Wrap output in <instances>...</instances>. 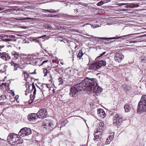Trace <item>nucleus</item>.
Segmentation results:
<instances>
[{
    "mask_svg": "<svg viewBox=\"0 0 146 146\" xmlns=\"http://www.w3.org/2000/svg\"><path fill=\"white\" fill-rule=\"evenodd\" d=\"M97 80L96 78L86 77L81 82L74 85L70 89L69 95L72 97H75L77 96L78 93L82 90L91 91L92 87L97 84Z\"/></svg>",
    "mask_w": 146,
    "mask_h": 146,
    "instance_id": "1",
    "label": "nucleus"
},
{
    "mask_svg": "<svg viewBox=\"0 0 146 146\" xmlns=\"http://www.w3.org/2000/svg\"><path fill=\"white\" fill-rule=\"evenodd\" d=\"M137 112L140 113L141 111H146V95L142 96L141 99L138 103Z\"/></svg>",
    "mask_w": 146,
    "mask_h": 146,
    "instance_id": "2",
    "label": "nucleus"
},
{
    "mask_svg": "<svg viewBox=\"0 0 146 146\" xmlns=\"http://www.w3.org/2000/svg\"><path fill=\"white\" fill-rule=\"evenodd\" d=\"M106 62L105 60H102L95 61L91 64L89 66L88 69L89 70H96L100 68L103 66L106 65Z\"/></svg>",
    "mask_w": 146,
    "mask_h": 146,
    "instance_id": "3",
    "label": "nucleus"
},
{
    "mask_svg": "<svg viewBox=\"0 0 146 146\" xmlns=\"http://www.w3.org/2000/svg\"><path fill=\"white\" fill-rule=\"evenodd\" d=\"M43 126L45 128L51 130L54 127L52 121L49 119H45L43 121Z\"/></svg>",
    "mask_w": 146,
    "mask_h": 146,
    "instance_id": "4",
    "label": "nucleus"
},
{
    "mask_svg": "<svg viewBox=\"0 0 146 146\" xmlns=\"http://www.w3.org/2000/svg\"><path fill=\"white\" fill-rule=\"evenodd\" d=\"M31 131L30 128L25 127L21 129L18 134L19 135L25 137L31 134Z\"/></svg>",
    "mask_w": 146,
    "mask_h": 146,
    "instance_id": "5",
    "label": "nucleus"
},
{
    "mask_svg": "<svg viewBox=\"0 0 146 146\" xmlns=\"http://www.w3.org/2000/svg\"><path fill=\"white\" fill-rule=\"evenodd\" d=\"M39 118H42L45 117L47 115L46 110L45 108H41L39 110L37 113Z\"/></svg>",
    "mask_w": 146,
    "mask_h": 146,
    "instance_id": "6",
    "label": "nucleus"
},
{
    "mask_svg": "<svg viewBox=\"0 0 146 146\" xmlns=\"http://www.w3.org/2000/svg\"><path fill=\"white\" fill-rule=\"evenodd\" d=\"M124 57V55L121 53H115L114 54V59L117 62L120 63Z\"/></svg>",
    "mask_w": 146,
    "mask_h": 146,
    "instance_id": "7",
    "label": "nucleus"
},
{
    "mask_svg": "<svg viewBox=\"0 0 146 146\" xmlns=\"http://www.w3.org/2000/svg\"><path fill=\"white\" fill-rule=\"evenodd\" d=\"M132 35V34H129L128 35H125L124 36H116L115 37H113L110 38H103V37H98L97 38L100 39H104L106 40H108V39L111 40L113 39H124V38H127V37H129L130 36Z\"/></svg>",
    "mask_w": 146,
    "mask_h": 146,
    "instance_id": "8",
    "label": "nucleus"
},
{
    "mask_svg": "<svg viewBox=\"0 0 146 146\" xmlns=\"http://www.w3.org/2000/svg\"><path fill=\"white\" fill-rule=\"evenodd\" d=\"M0 58L6 62L9 61L11 59L9 54L5 52L1 53L0 52Z\"/></svg>",
    "mask_w": 146,
    "mask_h": 146,
    "instance_id": "9",
    "label": "nucleus"
},
{
    "mask_svg": "<svg viewBox=\"0 0 146 146\" xmlns=\"http://www.w3.org/2000/svg\"><path fill=\"white\" fill-rule=\"evenodd\" d=\"M32 90H34V92H33V96L32 95H30V99L29 100V104H31L33 102V100L34 99V98H33V99H32V98L33 97H35V94H36V89L35 88V86L34 85V83H33L32 84Z\"/></svg>",
    "mask_w": 146,
    "mask_h": 146,
    "instance_id": "10",
    "label": "nucleus"
},
{
    "mask_svg": "<svg viewBox=\"0 0 146 146\" xmlns=\"http://www.w3.org/2000/svg\"><path fill=\"white\" fill-rule=\"evenodd\" d=\"M91 90H93V92L95 93H99L102 90V88L99 86L97 83L96 85H95V86H91Z\"/></svg>",
    "mask_w": 146,
    "mask_h": 146,
    "instance_id": "11",
    "label": "nucleus"
},
{
    "mask_svg": "<svg viewBox=\"0 0 146 146\" xmlns=\"http://www.w3.org/2000/svg\"><path fill=\"white\" fill-rule=\"evenodd\" d=\"M12 55L13 59L12 61H14V60H17L19 58H20L21 56V54L15 51L12 52Z\"/></svg>",
    "mask_w": 146,
    "mask_h": 146,
    "instance_id": "12",
    "label": "nucleus"
},
{
    "mask_svg": "<svg viewBox=\"0 0 146 146\" xmlns=\"http://www.w3.org/2000/svg\"><path fill=\"white\" fill-rule=\"evenodd\" d=\"M37 113H31L29 114L28 116V118L30 121L39 118Z\"/></svg>",
    "mask_w": 146,
    "mask_h": 146,
    "instance_id": "13",
    "label": "nucleus"
},
{
    "mask_svg": "<svg viewBox=\"0 0 146 146\" xmlns=\"http://www.w3.org/2000/svg\"><path fill=\"white\" fill-rule=\"evenodd\" d=\"M18 136H20V135H19V134H15L13 133H10L7 137V139L9 141H10L13 138H15V137H18Z\"/></svg>",
    "mask_w": 146,
    "mask_h": 146,
    "instance_id": "14",
    "label": "nucleus"
},
{
    "mask_svg": "<svg viewBox=\"0 0 146 146\" xmlns=\"http://www.w3.org/2000/svg\"><path fill=\"white\" fill-rule=\"evenodd\" d=\"M94 133V136L96 139L100 138L102 136L101 133L102 132L100 131L98 129L96 130V131H95Z\"/></svg>",
    "mask_w": 146,
    "mask_h": 146,
    "instance_id": "15",
    "label": "nucleus"
},
{
    "mask_svg": "<svg viewBox=\"0 0 146 146\" xmlns=\"http://www.w3.org/2000/svg\"><path fill=\"white\" fill-rule=\"evenodd\" d=\"M98 114L102 118H104L106 115L104 110L101 109L98 110Z\"/></svg>",
    "mask_w": 146,
    "mask_h": 146,
    "instance_id": "16",
    "label": "nucleus"
},
{
    "mask_svg": "<svg viewBox=\"0 0 146 146\" xmlns=\"http://www.w3.org/2000/svg\"><path fill=\"white\" fill-rule=\"evenodd\" d=\"M118 118H119L118 114H115L113 117V123L115 125H119L121 123L118 122V120L116 119H118Z\"/></svg>",
    "mask_w": 146,
    "mask_h": 146,
    "instance_id": "17",
    "label": "nucleus"
},
{
    "mask_svg": "<svg viewBox=\"0 0 146 146\" xmlns=\"http://www.w3.org/2000/svg\"><path fill=\"white\" fill-rule=\"evenodd\" d=\"M111 135L109 137V138L107 139L106 141V144L108 145L110 143V142L113 140L114 133H111Z\"/></svg>",
    "mask_w": 146,
    "mask_h": 146,
    "instance_id": "18",
    "label": "nucleus"
},
{
    "mask_svg": "<svg viewBox=\"0 0 146 146\" xmlns=\"http://www.w3.org/2000/svg\"><path fill=\"white\" fill-rule=\"evenodd\" d=\"M124 108L125 112H129L131 109V105L129 104H126L124 106Z\"/></svg>",
    "mask_w": 146,
    "mask_h": 146,
    "instance_id": "19",
    "label": "nucleus"
},
{
    "mask_svg": "<svg viewBox=\"0 0 146 146\" xmlns=\"http://www.w3.org/2000/svg\"><path fill=\"white\" fill-rule=\"evenodd\" d=\"M12 63L11 65H13L14 66V70L16 71L19 68V64L15 63L13 61H12Z\"/></svg>",
    "mask_w": 146,
    "mask_h": 146,
    "instance_id": "20",
    "label": "nucleus"
},
{
    "mask_svg": "<svg viewBox=\"0 0 146 146\" xmlns=\"http://www.w3.org/2000/svg\"><path fill=\"white\" fill-rule=\"evenodd\" d=\"M104 125V123L102 122H100L99 123L100 127L97 129L100 130V131L102 132L103 130V127Z\"/></svg>",
    "mask_w": 146,
    "mask_h": 146,
    "instance_id": "21",
    "label": "nucleus"
},
{
    "mask_svg": "<svg viewBox=\"0 0 146 146\" xmlns=\"http://www.w3.org/2000/svg\"><path fill=\"white\" fill-rule=\"evenodd\" d=\"M44 16L45 17H59V15H52L51 14L50 15H44Z\"/></svg>",
    "mask_w": 146,
    "mask_h": 146,
    "instance_id": "22",
    "label": "nucleus"
},
{
    "mask_svg": "<svg viewBox=\"0 0 146 146\" xmlns=\"http://www.w3.org/2000/svg\"><path fill=\"white\" fill-rule=\"evenodd\" d=\"M17 144H22L23 142V140L21 138H17Z\"/></svg>",
    "mask_w": 146,
    "mask_h": 146,
    "instance_id": "23",
    "label": "nucleus"
},
{
    "mask_svg": "<svg viewBox=\"0 0 146 146\" xmlns=\"http://www.w3.org/2000/svg\"><path fill=\"white\" fill-rule=\"evenodd\" d=\"M19 136H18V137H15V138H13V139H12L10 142H12V143H15V144H17V138H19Z\"/></svg>",
    "mask_w": 146,
    "mask_h": 146,
    "instance_id": "24",
    "label": "nucleus"
},
{
    "mask_svg": "<svg viewBox=\"0 0 146 146\" xmlns=\"http://www.w3.org/2000/svg\"><path fill=\"white\" fill-rule=\"evenodd\" d=\"M83 54L82 52V50L80 51L78 53V54L77 55V57L78 58H80V59L81 57L83 55Z\"/></svg>",
    "mask_w": 146,
    "mask_h": 146,
    "instance_id": "25",
    "label": "nucleus"
},
{
    "mask_svg": "<svg viewBox=\"0 0 146 146\" xmlns=\"http://www.w3.org/2000/svg\"><path fill=\"white\" fill-rule=\"evenodd\" d=\"M58 81L60 83L59 85H60L63 84V81L62 78L61 77L59 78L58 79Z\"/></svg>",
    "mask_w": 146,
    "mask_h": 146,
    "instance_id": "26",
    "label": "nucleus"
},
{
    "mask_svg": "<svg viewBox=\"0 0 146 146\" xmlns=\"http://www.w3.org/2000/svg\"><path fill=\"white\" fill-rule=\"evenodd\" d=\"M6 70V68L4 66V67L0 70V72L1 73H3L5 72Z\"/></svg>",
    "mask_w": 146,
    "mask_h": 146,
    "instance_id": "27",
    "label": "nucleus"
},
{
    "mask_svg": "<svg viewBox=\"0 0 146 146\" xmlns=\"http://www.w3.org/2000/svg\"><path fill=\"white\" fill-rule=\"evenodd\" d=\"M118 119H116L117 120H118V122L119 123H121L123 121V119L122 117H121L120 116H119L118 115Z\"/></svg>",
    "mask_w": 146,
    "mask_h": 146,
    "instance_id": "28",
    "label": "nucleus"
},
{
    "mask_svg": "<svg viewBox=\"0 0 146 146\" xmlns=\"http://www.w3.org/2000/svg\"><path fill=\"white\" fill-rule=\"evenodd\" d=\"M104 4V1H103L102 0L100 2L97 3L96 5L98 6H100Z\"/></svg>",
    "mask_w": 146,
    "mask_h": 146,
    "instance_id": "29",
    "label": "nucleus"
},
{
    "mask_svg": "<svg viewBox=\"0 0 146 146\" xmlns=\"http://www.w3.org/2000/svg\"><path fill=\"white\" fill-rule=\"evenodd\" d=\"M59 10H57V11H54L52 9H50L49 10L48 13H54L58 11Z\"/></svg>",
    "mask_w": 146,
    "mask_h": 146,
    "instance_id": "30",
    "label": "nucleus"
},
{
    "mask_svg": "<svg viewBox=\"0 0 146 146\" xmlns=\"http://www.w3.org/2000/svg\"><path fill=\"white\" fill-rule=\"evenodd\" d=\"M12 10V9H7L4 11H3L2 12V13H6L7 12H11Z\"/></svg>",
    "mask_w": 146,
    "mask_h": 146,
    "instance_id": "31",
    "label": "nucleus"
},
{
    "mask_svg": "<svg viewBox=\"0 0 146 146\" xmlns=\"http://www.w3.org/2000/svg\"><path fill=\"white\" fill-rule=\"evenodd\" d=\"M63 17L66 18H71L73 17L72 15H69L67 14H64L63 15Z\"/></svg>",
    "mask_w": 146,
    "mask_h": 146,
    "instance_id": "32",
    "label": "nucleus"
},
{
    "mask_svg": "<svg viewBox=\"0 0 146 146\" xmlns=\"http://www.w3.org/2000/svg\"><path fill=\"white\" fill-rule=\"evenodd\" d=\"M3 40L6 42L11 41L12 39L10 38H5L3 39Z\"/></svg>",
    "mask_w": 146,
    "mask_h": 146,
    "instance_id": "33",
    "label": "nucleus"
},
{
    "mask_svg": "<svg viewBox=\"0 0 146 146\" xmlns=\"http://www.w3.org/2000/svg\"><path fill=\"white\" fill-rule=\"evenodd\" d=\"M43 72L44 73V76H46V75L47 74V73H48L47 70L46 69H44L43 71Z\"/></svg>",
    "mask_w": 146,
    "mask_h": 146,
    "instance_id": "34",
    "label": "nucleus"
},
{
    "mask_svg": "<svg viewBox=\"0 0 146 146\" xmlns=\"http://www.w3.org/2000/svg\"><path fill=\"white\" fill-rule=\"evenodd\" d=\"M47 29L48 30H51L52 29V27L50 25H48L46 27Z\"/></svg>",
    "mask_w": 146,
    "mask_h": 146,
    "instance_id": "35",
    "label": "nucleus"
},
{
    "mask_svg": "<svg viewBox=\"0 0 146 146\" xmlns=\"http://www.w3.org/2000/svg\"><path fill=\"white\" fill-rule=\"evenodd\" d=\"M128 4H129V5H128L129 6V7L131 8H134V4L133 3H128Z\"/></svg>",
    "mask_w": 146,
    "mask_h": 146,
    "instance_id": "36",
    "label": "nucleus"
},
{
    "mask_svg": "<svg viewBox=\"0 0 146 146\" xmlns=\"http://www.w3.org/2000/svg\"><path fill=\"white\" fill-rule=\"evenodd\" d=\"M25 74H26L27 76V77H28L29 76V74H28L26 71H24L23 74V76H24L25 77Z\"/></svg>",
    "mask_w": 146,
    "mask_h": 146,
    "instance_id": "37",
    "label": "nucleus"
},
{
    "mask_svg": "<svg viewBox=\"0 0 146 146\" xmlns=\"http://www.w3.org/2000/svg\"><path fill=\"white\" fill-rule=\"evenodd\" d=\"M106 52H103L102 54H100V55L98 57L96 58H99V57H101V56H102L104 55L105 54H106Z\"/></svg>",
    "mask_w": 146,
    "mask_h": 146,
    "instance_id": "38",
    "label": "nucleus"
},
{
    "mask_svg": "<svg viewBox=\"0 0 146 146\" xmlns=\"http://www.w3.org/2000/svg\"><path fill=\"white\" fill-rule=\"evenodd\" d=\"M126 4H128V3H120L118 5L119 6H121L122 5H125Z\"/></svg>",
    "mask_w": 146,
    "mask_h": 146,
    "instance_id": "39",
    "label": "nucleus"
},
{
    "mask_svg": "<svg viewBox=\"0 0 146 146\" xmlns=\"http://www.w3.org/2000/svg\"><path fill=\"white\" fill-rule=\"evenodd\" d=\"M65 126V124H64V123H63V122L62 121L61 123L60 124V127H63Z\"/></svg>",
    "mask_w": 146,
    "mask_h": 146,
    "instance_id": "40",
    "label": "nucleus"
},
{
    "mask_svg": "<svg viewBox=\"0 0 146 146\" xmlns=\"http://www.w3.org/2000/svg\"><path fill=\"white\" fill-rule=\"evenodd\" d=\"M17 11H23L24 10L23 8H19L17 9Z\"/></svg>",
    "mask_w": 146,
    "mask_h": 146,
    "instance_id": "41",
    "label": "nucleus"
},
{
    "mask_svg": "<svg viewBox=\"0 0 146 146\" xmlns=\"http://www.w3.org/2000/svg\"><path fill=\"white\" fill-rule=\"evenodd\" d=\"M63 123H64V124H65V125L66 124L68 123V121L67 120H64V121H62Z\"/></svg>",
    "mask_w": 146,
    "mask_h": 146,
    "instance_id": "42",
    "label": "nucleus"
},
{
    "mask_svg": "<svg viewBox=\"0 0 146 146\" xmlns=\"http://www.w3.org/2000/svg\"><path fill=\"white\" fill-rule=\"evenodd\" d=\"M63 123H64V124H65V125L66 124L68 123V121L67 120H64V121H62Z\"/></svg>",
    "mask_w": 146,
    "mask_h": 146,
    "instance_id": "43",
    "label": "nucleus"
},
{
    "mask_svg": "<svg viewBox=\"0 0 146 146\" xmlns=\"http://www.w3.org/2000/svg\"><path fill=\"white\" fill-rule=\"evenodd\" d=\"M48 61V60H44L42 62V63L41 65H43L44 63L47 62Z\"/></svg>",
    "mask_w": 146,
    "mask_h": 146,
    "instance_id": "44",
    "label": "nucleus"
},
{
    "mask_svg": "<svg viewBox=\"0 0 146 146\" xmlns=\"http://www.w3.org/2000/svg\"><path fill=\"white\" fill-rule=\"evenodd\" d=\"M33 41L36 42H39V41L38 40L35 39H33Z\"/></svg>",
    "mask_w": 146,
    "mask_h": 146,
    "instance_id": "45",
    "label": "nucleus"
},
{
    "mask_svg": "<svg viewBox=\"0 0 146 146\" xmlns=\"http://www.w3.org/2000/svg\"><path fill=\"white\" fill-rule=\"evenodd\" d=\"M6 8L3 7H0V11L6 9Z\"/></svg>",
    "mask_w": 146,
    "mask_h": 146,
    "instance_id": "46",
    "label": "nucleus"
},
{
    "mask_svg": "<svg viewBox=\"0 0 146 146\" xmlns=\"http://www.w3.org/2000/svg\"><path fill=\"white\" fill-rule=\"evenodd\" d=\"M134 7H137L139 6V5L138 4H134Z\"/></svg>",
    "mask_w": 146,
    "mask_h": 146,
    "instance_id": "47",
    "label": "nucleus"
},
{
    "mask_svg": "<svg viewBox=\"0 0 146 146\" xmlns=\"http://www.w3.org/2000/svg\"><path fill=\"white\" fill-rule=\"evenodd\" d=\"M19 96L18 95H17L16 96H15V98L16 99H17V100H16V101H17V99H18V98H19Z\"/></svg>",
    "mask_w": 146,
    "mask_h": 146,
    "instance_id": "48",
    "label": "nucleus"
},
{
    "mask_svg": "<svg viewBox=\"0 0 146 146\" xmlns=\"http://www.w3.org/2000/svg\"><path fill=\"white\" fill-rule=\"evenodd\" d=\"M43 11L48 12L49 10L48 9H43L42 10Z\"/></svg>",
    "mask_w": 146,
    "mask_h": 146,
    "instance_id": "49",
    "label": "nucleus"
},
{
    "mask_svg": "<svg viewBox=\"0 0 146 146\" xmlns=\"http://www.w3.org/2000/svg\"><path fill=\"white\" fill-rule=\"evenodd\" d=\"M36 69H35V71L33 72V73L34 74H36Z\"/></svg>",
    "mask_w": 146,
    "mask_h": 146,
    "instance_id": "50",
    "label": "nucleus"
},
{
    "mask_svg": "<svg viewBox=\"0 0 146 146\" xmlns=\"http://www.w3.org/2000/svg\"><path fill=\"white\" fill-rule=\"evenodd\" d=\"M40 93H42L43 94V96L44 95H43V91L42 90L41 91H40Z\"/></svg>",
    "mask_w": 146,
    "mask_h": 146,
    "instance_id": "51",
    "label": "nucleus"
},
{
    "mask_svg": "<svg viewBox=\"0 0 146 146\" xmlns=\"http://www.w3.org/2000/svg\"><path fill=\"white\" fill-rule=\"evenodd\" d=\"M104 1H107V2H110L111 0H104Z\"/></svg>",
    "mask_w": 146,
    "mask_h": 146,
    "instance_id": "52",
    "label": "nucleus"
},
{
    "mask_svg": "<svg viewBox=\"0 0 146 146\" xmlns=\"http://www.w3.org/2000/svg\"><path fill=\"white\" fill-rule=\"evenodd\" d=\"M46 36V35H44L43 36ZM42 37V36H41L39 37L38 38H41Z\"/></svg>",
    "mask_w": 146,
    "mask_h": 146,
    "instance_id": "53",
    "label": "nucleus"
},
{
    "mask_svg": "<svg viewBox=\"0 0 146 146\" xmlns=\"http://www.w3.org/2000/svg\"><path fill=\"white\" fill-rule=\"evenodd\" d=\"M29 74H34L33 73V72L30 73Z\"/></svg>",
    "mask_w": 146,
    "mask_h": 146,
    "instance_id": "54",
    "label": "nucleus"
},
{
    "mask_svg": "<svg viewBox=\"0 0 146 146\" xmlns=\"http://www.w3.org/2000/svg\"><path fill=\"white\" fill-rule=\"evenodd\" d=\"M26 19H31L30 18H27Z\"/></svg>",
    "mask_w": 146,
    "mask_h": 146,
    "instance_id": "55",
    "label": "nucleus"
},
{
    "mask_svg": "<svg viewBox=\"0 0 146 146\" xmlns=\"http://www.w3.org/2000/svg\"><path fill=\"white\" fill-rule=\"evenodd\" d=\"M25 95H26V96H27V93H25Z\"/></svg>",
    "mask_w": 146,
    "mask_h": 146,
    "instance_id": "56",
    "label": "nucleus"
},
{
    "mask_svg": "<svg viewBox=\"0 0 146 146\" xmlns=\"http://www.w3.org/2000/svg\"><path fill=\"white\" fill-rule=\"evenodd\" d=\"M87 36H92V35H87Z\"/></svg>",
    "mask_w": 146,
    "mask_h": 146,
    "instance_id": "57",
    "label": "nucleus"
},
{
    "mask_svg": "<svg viewBox=\"0 0 146 146\" xmlns=\"http://www.w3.org/2000/svg\"><path fill=\"white\" fill-rule=\"evenodd\" d=\"M144 60V59H142L141 61L142 62H143V61Z\"/></svg>",
    "mask_w": 146,
    "mask_h": 146,
    "instance_id": "58",
    "label": "nucleus"
},
{
    "mask_svg": "<svg viewBox=\"0 0 146 146\" xmlns=\"http://www.w3.org/2000/svg\"><path fill=\"white\" fill-rule=\"evenodd\" d=\"M68 73L69 75H71V74L70 73H69L68 72Z\"/></svg>",
    "mask_w": 146,
    "mask_h": 146,
    "instance_id": "59",
    "label": "nucleus"
},
{
    "mask_svg": "<svg viewBox=\"0 0 146 146\" xmlns=\"http://www.w3.org/2000/svg\"><path fill=\"white\" fill-rule=\"evenodd\" d=\"M46 87H47V88H48V87H48V85H46Z\"/></svg>",
    "mask_w": 146,
    "mask_h": 146,
    "instance_id": "60",
    "label": "nucleus"
},
{
    "mask_svg": "<svg viewBox=\"0 0 146 146\" xmlns=\"http://www.w3.org/2000/svg\"><path fill=\"white\" fill-rule=\"evenodd\" d=\"M68 71H69L70 72H71V70H68Z\"/></svg>",
    "mask_w": 146,
    "mask_h": 146,
    "instance_id": "61",
    "label": "nucleus"
},
{
    "mask_svg": "<svg viewBox=\"0 0 146 146\" xmlns=\"http://www.w3.org/2000/svg\"><path fill=\"white\" fill-rule=\"evenodd\" d=\"M25 27V26H24V27H23V28H26V27Z\"/></svg>",
    "mask_w": 146,
    "mask_h": 146,
    "instance_id": "62",
    "label": "nucleus"
},
{
    "mask_svg": "<svg viewBox=\"0 0 146 146\" xmlns=\"http://www.w3.org/2000/svg\"><path fill=\"white\" fill-rule=\"evenodd\" d=\"M8 7V8H9V7H8V6H7V7Z\"/></svg>",
    "mask_w": 146,
    "mask_h": 146,
    "instance_id": "63",
    "label": "nucleus"
},
{
    "mask_svg": "<svg viewBox=\"0 0 146 146\" xmlns=\"http://www.w3.org/2000/svg\"><path fill=\"white\" fill-rule=\"evenodd\" d=\"M82 146H85V145H82Z\"/></svg>",
    "mask_w": 146,
    "mask_h": 146,
    "instance_id": "64",
    "label": "nucleus"
}]
</instances>
